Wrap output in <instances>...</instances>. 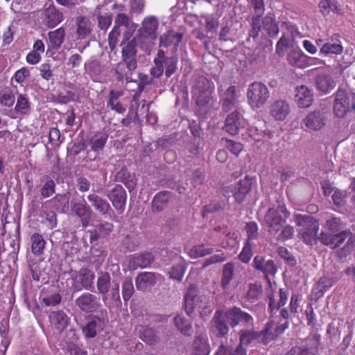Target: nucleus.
Wrapping results in <instances>:
<instances>
[{
	"label": "nucleus",
	"instance_id": "f257e3e1",
	"mask_svg": "<svg viewBox=\"0 0 355 355\" xmlns=\"http://www.w3.org/2000/svg\"><path fill=\"white\" fill-rule=\"evenodd\" d=\"M184 308L189 316L196 311L202 315L210 314L213 310L209 297L200 293L196 284H191L184 296Z\"/></svg>",
	"mask_w": 355,
	"mask_h": 355
},
{
	"label": "nucleus",
	"instance_id": "f03ea898",
	"mask_svg": "<svg viewBox=\"0 0 355 355\" xmlns=\"http://www.w3.org/2000/svg\"><path fill=\"white\" fill-rule=\"evenodd\" d=\"M295 223L302 227L299 231V237L303 242L310 246L315 245L319 241L318 232L320 224L317 219L309 215L295 214Z\"/></svg>",
	"mask_w": 355,
	"mask_h": 355
},
{
	"label": "nucleus",
	"instance_id": "7ed1b4c3",
	"mask_svg": "<svg viewBox=\"0 0 355 355\" xmlns=\"http://www.w3.org/2000/svg\"><path fill=\"white\" fill-rule=\"evenodd\" d=\"M178 62L177 55L166 56L165 52L159 49L153 60L154 67L150 70V75L154 78H159L164 73L166 77L169 78L176 73Z\"/></svg>",
	"mask_w": 355,
	"mask_h": 355
},
{
	"label": "nucleus",
	"instance_id": "20e7f679",
	"mask_svg": "<svg viewBox=\"0 0 355 355\" xmlns=\"http://www.w3.org/2000/svg\"><path fill=\"white\" fill-rule=\"evenodd\" d=\"M290 216V212L284 205H279L277 208L270 207L268 209L265 217V225L270 234L275 235L286 224Z\"/></svg>",
	"mask_w": 355,
	"mask_h": 355
},
{
	"label": "nucleus",
	"instance_id": "39448f33",
	"mask_svg": "<svg viewBox=\"0 0 355 355\" xmlns=\"http://www.w3.org/2000/svg\"><path fill=\"white\" fill-rule=\"evenodd\" d=\"M158 27L159 21L157 17H146L142 21L141 26L137 31V39L140 40L150 48L157 37Z\"/></svg>",
	"mask_w": 355,
	"mask_h": 355
},
{
	"label": "nucleus",
	"instance_id": "423d86ee",
	"mask_svg": "<svg viewBox=\"0 0 355 355\" xmlns=\"http://www.w3.org/2000/svg\"><path fill=\"white\" fill-rule=\"evenodd\" d=\"M350 110H355V93L350 90H337L334 105L335 115L343 118Z\"/></svg>",
	"mask_w": 355,
	"mask_h": 355
},
{
	"label": "nucleus",
	"instance_id": "0eeeda50",
	"mask_svg": "<svg viewBox=\"0 0 355 355\" xmlns=\"http://www.w3.org/2000/svg\"><path fill=\"white\" fill-rule=\"evenodd\" d=\"M252 320V316L245 313V326L251 322ZM275 326V322L270 320L263 329L261 331L255 330L253 329H245V344L251 343L254 341L257 343H262L264 345H267L270 341L272 340V336H268V331H270ZM245 328H247L245 327Z\"/></svg>",
	"mask_w": 355,
	"mask_h": 355
},
{
	"label": "nucleus",
	"instance_id": "6e6552de",
	"mask_svg": "<svg viewBox=\"0 0 355 355\" xmlns=\"http://www.w3.org/2000/svg\"><path fill=\"white\" fill-rule=\"evenodd\" d=\"M94 272L87 268H82L71 276L72 288L77 291L83 288L90 291L94 288Z\"/></svg>",
	"mask_w": 355,
	"mask_h": 355
},
{
	"label": "nucleus",
	"instance_id": "1a4fd4ad",
	"mask_svg": "<svg viewBox=\"0 0 355 355\" xmlns=\"http://www.w3.org/2000/svg\"><path fill=\"white\" fill-rule=\"evenodd\" d=\"M350 235L352 232L349 229L337 233H329L322 230L319 234V241L324 245L335 250L343 244L347 239L348 240Z\"/></svg>",
	"mask_w": 355,
	"mask_h": 355
},
{
	"label": "nucleus",
	"instance_id": "9d476101",
	"mask_svg": "<svg viewBox=\"0 0 355 355\" xmlns=\"http://www.w3.org/2000/svg\"><path fill=\"white\" fill-rule=\"evenodd\" d=\"M76 305L84 313H92L101 306L99 298L90 293H84L76 300Z\"/></svg>",
	"mask_w": 355,
	"mask_h": 355
},
{
	"label": "nucleus",
	"instance_id": "9b49d317",
	"mask_svg": "<svg viewBox=\"0 0 355 355\" xmlns=\"http://www.w3.org/2000/svg\"><path fill=\"white\" fill-rule=\"evenodd\" d=\"M63 13L53 4L45 5L42 14V23L48 28H52L62 21Z\"/></svg>",
	"mask_w": 355,
	"mask_h": 355
},
{
	"label": "nucleus",
	"instance_id": "f8f14e48",
	"mask_svg": "<svg viewBox=\"0 0 355 355\" xmlns=\"http://www.w3.org/2000/svg\"><path fill=\"white\" fill-rule=\"evenodd\" d=\"M287 60L290 64L304 69L310 64H324V61L317 58H311L302 51H293L288 54Z\"/></svg>",
	"mask_w": 355,
	"mask_h": 355
},
{
	"label": "nucleus",
	"instance_id": "ddd939ff",
	"mask_svg": "<svg viewBox=\"0 0 355 355\" xmlns=\"http://www.w3.org/2000/svg\"><path fill=\"white\" fill-rule=\"evenodd\" d=\"M250 6L253 9L254 16L252 17L249 37L255 39L261 30L260 17L263 15L265 6L263 0H250Z\"/></svg>",
	"mask_w": 355,
	"mask_h": 355
},
{
	"label": "nucleus",
	"instance_id": "4468645a",
	"mask_svg": "<svg viewBox=\"0 0 355 355\" xmlns=\"http://www.w3.org/2000/svg\"><path fill=\"white\" fill-rule=\"evenodd\" d=\"M108 198L112 203L119 214L123 213L125 207L127 194L123 187L120 185H116L107 195Z\"/></svg>",
	"mask_w": 355,
	"mask_h": 355
},
{
	"label": "nucleus",
	"instance_id": "2eb2a0df",
	"mask_svg": "<svg viewBox=\"0 0 355 355\" xmlns=\"http://www.w3.org/2000/svg\"><path fill=\"white\" fill-rule=\"evenodd\" d=\"M227 323V316L224 315V311L217 310L211 322V331L217 337H224L229 331Z\"/></svg>",
	"mask_w": 355,
	"mask_h": 355
},
{
	"label": "nucleus",
	"instance_id": "dca6fc26",
	"mask_svg": "<svg viewBox=\"0 0 355 355\" xmlns=\"http://www.w3.org/2000/svg\"><path fill=\"white\" fill-rule=\"evenodd\" d=\"M278 297L279 299L276 301L273 291H271V293L267 295L268 300V311L270 313V317L286 304L288 298V290L286 288H279Z\"/></svg>",
	"mask_w": 355,
	"mask_h": 355
},
{
	"label": "nucleus",
	"instance_id": "f3484780",
	"mask_svg": "<svg viewBox=\"0 0 355 355\" xmlns=\"http://www.w3.org/2000/svg\"><path fill=\"white\" fill-rule=\"evenodd\" d=\"M214 232L219 234L220 239L223 240L221 245L223 248L236 250L239 244L237 234L231 233L227 227L220 226L215 227Z\"/></svg>",
	"mask_w": 355,
	"mask_h": 355
},
{
	"label": "nucleus",
	"instance_id": "a211bd4d",
	"mask_svg": "<svg viewBox=\"0 0 355 355\" xmlns=\"http://www.w3.org/2000/svg\"><path fill=\"white\" fill-rule=\"evenodd\" d=\"M327 121L324 113L320 110L311 112L304 119L303 122L306 127L311 130H319L322 129Z\"/></svg>",
	"mask_w": 355,
	"mask_h": 355
},
{
	"label": "nucleus",
	"instance_id": "6ab92c4d",
	"mask_svg": "<svg viewBox=\"0 0 355 355\" xmlns=\"http://www.w3.org/2000/svg\"><path fill=\"white\" fill-rule=\"evenodd\" d=\"M270 113L275 121H284L291 113V106L284 100H278L270 106Z\"/></svg>",
	"mask_w": 355,
	"mask_h": 355
},
{
	"label": "nucleus",
	"instance_id": "aec40b11",
	"mask_svg": "<svg viewBox=\"0 0 355 355\" xmlns=\"http://www.w3.org/2000/svg\"><path fill=\"white\" fill-rule=\"evenodd\" d=\"M69 207V194H56L51 199L44 202V207L54 208L60 213H66Z\"/></svg>",
	"mask_w": 355,
	"mask_h": 355
},
{
	"label": "nucleus",
	"instance_id": "412c9836",
	"mask_svg": "<svg viewBox=\"0 0 355 355\" xmlns=\"http://www.w3.org/2000/svg\"><path fill=\"white\" fill-rule=\"evenodd\" d=\"M76 40H85L92 33L93 24L91 20L85 16H78L76 18Z\"/></svg>",
	"mask_w": 355,
	"mask_h": 355
},
{
	"label": "nucleus",
	"instance_id": "4be33fe9",
	"mask_svg": "<svg viewBox=\"0 0 355 355\" xmlns=\"http://www.w3.org/2000/svg\"><path fill=\"white\" fill-rule=\"evenodd\" d=\"M158 275V274L151 272H141L135 279L137 289L140 291L150 290L155 285Z\"/></svg>",
	"mask_w": 355,
	"mask_h": 355
},
{
	"label": "nucleus",
	"instance_id": "5701e85b",
	"mask_svg": "<svg viewBox=\"0 0 355 355\" xmlns=\"http://www.w3.org/2000/svg\"><path fill=\"white\" fill-rule=\"evenodd\" d=\"M154 260V256L150 252L136 253L130 257L129 267L133 270L148 268Z\"/></svg>",
	"mask_w": 355,
	"mask_h": 355
},
{
	"label": "nucleus",
	"instance_id": "b1692460",
	"mask_svg": "<svg viewBox=\"0 0 355 355\" xmlns=\"http://www.w3.org/2000/svg\"><path fill=\"white\" fill-rule=\"evenodd\" d=\"M104 326L103 320L98 316H92L87 322L86 324L83 327L82 331L85 338H92L96 336L98 331L103 329Z\"/></svg>",
	"mask_w": 355,
	"mask_h": 355
},
{
	"label": "nucleus",
	"instance_id": "393cba45",
	"mask_svg": "<svg viewBox=\"0 0 355 355\" xmlns=\"http://www.w3.org/2000/svg\"><path fill=\"white\" fill-rule=\"evenodd\" d=\"M210 345L206 334L196 336L192 344L193 355H209Z\"/></svg>",
	"mask_w": 355,
	"mask_h": 355
},
{
	"label": "nucleus",
	"instance_id": "a878e982",
	"mask_svg": "<svg viewBox=\"0 0 355 355\" xmlns=\"http://www.w3.org/2000/svg\"><path fill=\"white\" fill-rule=\"evenodd\" d=\"M269 96V90H248V103L252 108H258L265 104Z\"/></svg>",
	"mask_w": 355,
	"mask_h": 355
},
{
	"label": "nucleus",
	"instance_id": "bb28decb",
	"mask_svg": "<svg viewBox=\"0 0 355 355\" xmlns=\"http://www.w3.org/2000/svg\"><path fill=\"white\" fill-rule=\"evenodd\" d=\"M172 193L168 191H162L158 192L153 198L151 202V209L154 213L162 211L168 205L171 198Z\"/></svg>",
	"mask_w": 355,
	"mask_h": 355
},
{
	"label": "nucleus",
	"instance_id": "cd10ccee",
	"mask_svg": "<svg viewBox=\"0 0 355 355\" xmlns=\"http://www.w3.org/2000/svg\"><path fill=\"white\" fill-rule=\"evenodd\" d=\"M114 228L112 223L109 222H104L96 225L94 230H89L90 234V242L92 243L94 241H96L99 238H104L110 234Z\"/></svg>",
	"mask_w": 355,
	"mask_h": 355
},
{
	"label": "nucleus",
	"instance_id": "c85d7f7f",
	"mask_svg": "<svg viewBox=\"0 0 355 355\" xmlns=\"http://www.w3.org/2000/svg\"><path fill=\"white\" fill-rule=\"evenodd\" d=\"M87 200L95 210L101 215H105L108 214L109 211L112 210L109 202L96 193L89 194Z\"/></svg>",
	"mask_w": 355,
	"mask_h": 355
},
{
	"label": "nucleus",
	"instance_id": "c756f323",
	"mask_svg": "<svg viewBox=\"0 0 355 355\" xmlns=\"http://www.w3.org/2000/svg\"><path fill=\"white\" fill-rule=\"evenodd\" d=\"M107 139L108 135L105 132H96L90 137L88 144L92 150L98 153L104 148Z\"/></svg>",
	"mask_w": 355,
	"mask_h": 355
},
{
	"label": "nucleus",
	"instance_id": "7c9ffc66",
	"mask_svg": "<svg viewBox=\"0 0 355 355\" xmlns=\"http://www.w3.org/2000/svg\"><path fill=\"white\" fill-rule=\"evenodd\" d=\"M336 282L332 277H322L313 287L312 292L318 298L321 297L336 284Z\"/></svg>",
	"mask_w": 355,
	"mask_h": 355
},
{
	"label": "nucleus",
	"instance_id": "2f4dec72",
	"mask_svg": "<svg viewBox=\"0 0 355 355\" xmlns=\"http://www.w3.org/2000/svg\"><path fill=\"white\" fill-rule=\"evenodd\" d=\"M139 46L141 49H144L145 51L149 50V47L148 45H146L143 42L140 40H137L135 36L131 41L128 42L127 44L122 49V58H131L136 57L137 50L136 46Z\"/></svg>",
	"mask_w": 355,
	"mask_h": 355
},
{
	"label": "nucleus",
	"instance_id": "473e14b6",
	"mask_svg": "<svg viewBox=\"0 0 355 355\" xmlns=\"http://www.w3.org/2000/svg\"><path fill=\"white\" fill-rule=\"evenodd\" d=\"M40 217L42 218V223L46 225L48 229L53 230L57 227L58 218L55 212L51 210V208L44 207V204L42 206Z\"/></svg>",
	"mask_w": 355,
	"mask_h": 355
},
{
	"label": "nucleus",
	"instance_id": "72a5a7b5",
	"mask_svg": "<svg viewBox=\"0 0 355 355\" xmlns=\"http://www.w3.org/2000/svg\"><path fill=\"white\" fill-rule=\"evenodd\" d=\"M182 34L176 33L171 31H167L159 37V46L168 47L173 43L175 46H178L182 42Z\"/></svg>",
	"mask_w": 355,
	"mask_h": 355
},
{
	"label": "nucleus",
	"instance_id": "f704fd0d",
	"mask_svg": "<svg viewBox=\"0 0 355 355\" xmlns=\"http://www.w3.org/2000/svg\"><path fill=\"white\" fill-rule=\"evenodd\" d=\"M295 100L300 107L308 108L314 101V94L312 90H297Z\"/></svg>",
	"mask_w": 355,
	"mask_h": 355
},
{
	"label": "nucleus",
	"instance_id": "c9c22d12",
	"mask_svg": "<svg viewBox=\"0 0 355 355\" xmlns=\"http://www.w3.org/2000/svg\"><path fill=\"white\" fill-rule=\"evenodd\" d=\"M96 287L99 294L105 295L111 287V276L107 272H101L98 274Z\"/></svg>",
	"mask_w": 355,
	"mask_h": 355
},
{
	"label": "nucleus",
	"instance_id": "e433bc0d",
	"mask_svg": "<svg viewBox=\"0 0 355 355\" xmlns=\"http://www.w3.org/2000/svg\"><path fill=\"white\" fill-rule=\"evenodd\" d=\"M51 324L58 331H62L68 324V317L62 311H53L49 315Z\"/></svg>",
	"mask_w": 355,
	"mask_h": 355
},
{
	"label": "nucleus",
	"instance_id": "4c0bfd02",
	"mask_svg": "<svg viewBox=\"0 0 355 355\" xmlns=\"http://www.w3.org/2000/svg\"><path fill=\"white\" fill-rule=\"evenodd\" d=\"M31 252L35 256L44 254L46 246V241L43 236L39 233H34L31 236Z\"/></svg>",
	"mask_w": 355,
	"mask_h": 355
},
{
	"label": "nucleus",
	"instance_id": "58836bf2",
	"mask_svg": "<svg viewBox=\"0 0 355 355\" xmlns=\"http://www.w3.org/2000/svg\"><path fill=\"white\" fill-rule=\"evenodd\" d=\"M239 336L240 344L234 351L231 347L225 346L223 344H221L218 347L214 355H243V350L242 349V343L244 340V330L240 331Z\"/></svg>",
	"mask_w": 355,
	"mask_h": 355
},
{
	"label": "nucleus",
	"instance_id": "ea45409f",
	"mask_svg": "<svg viewBox=\"0 0 355 355\" xmlns=\"http://www.w3.org/2000/svg\"><path fill=\"white\" fill-rule=\"evenodd\" d=\"M277 24L275 17L271 15H267L262 21L263 31H265L270 37H275L279 33Z\"/></svg>",
	"mask_w": 355,
	"mask_h": 355
},
{
	"label": "nucleus",
	"instance_id": "a19ab883",
	"mask_svg": "<svg viewBox=\"0 0 355 355\" xmlns=\"http://www.w3.org/2000/svg\"><path fill=\"white\" fill-rule=\"evenodd\" d=\"M174 323L178 329L184 336H191L193 334L191 322L182 315L174 318Z\"/></svg>",
	"mask_w": 355,
	"mask_h": 355
},
{
	"label": "nucleus",
	"instance_id": "79ce46f5",
	"mask_svg": "<svg viewBox=\"0 0 355 355\" xmlns=\"http://www.w3.org/2000/svg\"><path fill=\"white\" fill-rule=\"evenodd\" d=\"M137 330L139 338L146 343L154 345L157 343L158 337L155 335L153 329L146 326H140Z\"/></svg>",
	"mask_w": 355,
	"mask_h": 355
},
{
	"label": "nucleus",
	"instance_id": "37998d69",
	"mask_svg": "<svg viewBox=\"0 0 355 355\" xmlns=\"http://www.w3.org/2000/svg\"><path fill=\"white\" fill-rule=\"evenodd\" d=\"M245 231L248 236V241L245 242V263H248L251 257V254H249L247 252L250 250V241L256 238L258 235V226L257 223L255 222L245 223Z\"/></svg>",
	"mask_w": 355,
	"mask_h": 355
},
{
	"label": "nucleus",
	"instance_id": "c03bdc74",
	"mask_svg": "<svg viewBox=\"0 0 355 355\" xmlns=\"http://www.w3.org/2000/svg\"><path fill=\"white\" fill-rule=\"evenodd\" d=\"M48 35L51 47L58 49L64 42L65 31L64 28L60 27L55 31L49 32Z\"/></svg>",
	"mask_w": 355,
	"mask_h": 355
},
{
	"label": "nucleus",
	"instance_id": "a18cd8bd",
	"mask_svg": "<svg viewBox=\"0 0 355 355\" xmlns=\"http://www.w3.org/2000/svg\"><path fill=\"white\" fill-rule=\"evenodd\" d=\"M224 128L232 135H235L239 133V122L237 113L232 112L227 116L225 120Z\"/></svg>",
	"mask_w": 355,
	"mask_h": 355
},
{
	"label": "nucleus",
	"instance_id": "49530a36",
	"mask_svg": "<svg viewBox=\"0 0 355 355\" xmlns=\"http://www.w3.org/2000/svg\"><path fill=\"white\" fill-rule=\"evenodd\" d=\"M263 293V288L261 282H256L248 285V291L245 293V299L251 302L257 301Z\"/></svg>",
	"mask_w": 355,
	"mask_h": 355
},
{
	"label": "nucleus",
	"instance_id": "de8ad7c7",
	"mask_svg": "<svg viewBox=\"0 0 355 355\" xmlns=\"http://www.w3.org/2000/svg\"><path fill=\"white\" fill-rule=\"evenodd\" d=\"M221 105L224 112L230 110L236 101V90H225V92L221 94Z\"/></svg>",
	"mask_w": 355,
	"mask_h": 355
},
{
	"label": "nucleus",
	"instance_id": "09e8293b",
	"mask_svg": "<svg viewBox=\"0 0 355 355\" xmlns=\"http://www.w3.org/2000/svg\"><path fill=\"white\" fill-rule=\"evenodd\" d=\"M224 315L227 316L228 322L230 323L231 326L234 327L236 326L243 316V313L241 309L234 307L230 309L228 311H224Z\"/></svg>",
	"mask_w": 355,
	"mask_h": 355
},
{
	"label": "nucleus",
	"instance_id": "8fccbe9b",
	"mask_svg": "<svg viewBox=\"0 0 355 355\" xmlns=\"http://www.w3.org/2000/svg\"><path fill=\"white\" fill-rule=\"evenodd\" d=\"M315 84L318 89H333L336 87V82L332 77L321 74L315 78Z\"/></svg>",
	"mask_w": 355,
	"mask_h": 355
},
{
	"label": "nucleus",
	"instance_id": "3c124183",
	"mask_svg": "<svg viewBox=\"0 0 355 355\" xmlns=\"http://www.w3.org/2000/svg\"><path fill=\"white\" fill-rule=\"evenodd\" d=\"M214 252L212 248H207L205 244H199L194 245L190 250V256L192 258L202 257L211 254Z\"/></svg>",
	"mask_w": 355,
	"mask_h": 355
},
{
	"label": "nucleus",
	"instance_id": "603ef678",
	"mask_svg": "<svg viewBox=\"0 0 355 355\" xmlns=\"http://www.w3.org/2000/svg\"><path fill=\"white\" fill-rule=\"evenodd\" d=\"M135 293L132 280L126 277L122 283V297L125 302H128Z\"/></svg>",
	"mask_w": 355,
	"mask_h": 355
},
{
	"label": "nucleus",
	"instance_id": "864d4df0",
	"mask_svg": "<svg viewBox=\"0 0 355 355\" xmlns=\"http://www.w3.org/2000/svg\"><path fill=\"white\" fill-rule=\"evenodd\" d=\"M234 270V266L232 263L230 262L224 266L223 271V278L221 284L223 288H225L230 283L233 278Z\"/></svg>",
	"mask_w": 355,
	"mask_h": 355
},
{
	"label": "nucleus",
	"instance_id": "5fc2aeb1",
	"mask_svg": "<svg viewBox=\"0 0 355 355\" xmlns=\"http://www.w3.org/2000/svg\"><path fill=\"white\" fill-rule=\"evenodd\" d=\"M324 227L327 231L326 232L329 233H337L342 231L343 222L340 218L332 217L330 219L326 220Z\"/></svg>",
	"mask_w": 355,
	"mask_h": 355
},
{
	"label": "nucleus",
	"instance_id": "6e6d98bb",
	"mask_svg": "<svg viewBox=\"0 0 355 355\" xmlns=\"http://www.w3.org/2000/svg\"><path fill=\"white\" fill-rule=\"evenodd\" d=\"M211 90H195L193 96L196 97V104L199 107H204L211 101Z\"/></svg>",
	"mask_w": 355,
	"mask_h": 355
},
{
	"label": "nucleus",
	"instance_id": "4d7b16f0",
	"mask_svg": "<svg viewBox=\"0 0 355 355\" xmlns=\"http://www.w3.org/2000/svg\"><path fill=\"white\" fill-rule=\"evenodd\" d=\"M63 350L64 355H87V352L73 342H67Z\"/></svg>",
	"mask_w": 355,
	"mask_h": 355
},
{
	"label": "nucleus",
	"instance_id": "13d9d810",
	"mask_svg": "<svg viewBox=\"0 0 355 355\" xmlns=\"http://www.w3.org/2000/svg\"><path fill=\"white\" fill-rule=\"evenodd\" d=\"M17 112L21 114H28L31 110V105L28 100L23 95H19L15 105Z\"/></svg>",
	"mask_w": 355,
	"mask_h": 355
},
{
	"label": "nucleus",
	"instance_id": "bf43d9fd",
	"mask_svg": "<svg viewBox=\"0 0 355 355\" xmlns=\"http://www.w3.org/2000/svg\"><path fill=\"white\" fill-rule=\"evenodd\" d=\"M343 48L339 44H330L326 43L320 50V53L323 55L329 54H340L343 52Z\"/></svg>",
	"mask_w": 355,
	"mask_h": 355
},
{
	"label": "nucleus",
	"instance_id": "052dcab7",
	"mask_svg": "<svg viewBox=\"0 0 355 355\" xmlns=\"http://www.w3.org/2000/svg\"><path fill=\"white\" fill-rule=\"evenodd\" d=\"M55 183L52 179L47 180L40 189V195L43 198L51 196L55 192Z\"/></svg>",
	"mask_w": 355,
	"mask_h": 355
},
{
	"label": "nucleus",
	"instance_id": "680f3d73",
	"mask_svg": "<svg viewBox=\"0 0 355 355\" xmlns=\"http://www.w3.org/2000/svg\"><path fill=\"white\" fill-rule=\"evenodd\" d=\"M122 245L128 251L132 252L139 245V241L135 236L126 235L122 241Z\"/></svg>",
	"mask_w": 355,
	"mask_h": 355
},
{
	"label": "nucleus",
	"instance_id": "e2e57ef3",
	"mask_svg": "<svg viewBox=\"0 0 355 355\" xmlns=\"http://www.w3.org/2000/svg\"><path fill=\"white\" fill-rule=\"evenodd\" d=\"M73 210L79 217H87L90 215L91 209L85 201L84 202L75 203Z\"/></svg>",
	"mask_w": 355,
	"mask_h": 355
},
{
	"label": "nucleus",
	"instance_id": "0e129e2a",
	"mask_svg": "<svg viewBox=\"0 0 355 355\" xmlns=\"http://www.w3.org/2000/svg\"><path fill=\"white\" fill-rule=\"evenodd\" d=\"M290 322L288 320H286L283 324H280L277 325L270 331H268V336H272V340L276 339L280 335L284 334V332L289 328Z\"/></svg>",
	"mask_w": 355,
	"mask_h": 355
},
{
	"label": "nucleus",
	"instance_id": "69168bd1",
	"mask_svg": "<svg viewBox=\"0 0 355 355\" xmlns=\"http://www.w3.org/2000/svg\"><path fill=\"white\" fill-rule=\"evenodd\" d=\"M168 275L170 278L181 281L184 275V266L181 264H177L173 266L171 270L168 271Z\"/></svg>",
	"mask_w": 355,
	"mask_h": 355
},
{
	"label": "nucleus",
	"instance_id": "338daca9",
	"mask_svg": "<svg viewBox=\"0 0 355 355\" xmlns=\"http://www.w3.org/2000/svg\"><path fill=\"white\" fill-rule=\"evenodd\" d=\"M131 22V19L126 14L119 13L115 17L114 26L119 29L121 26L128 28Z\"/></svg>",
	"mask_w": 355,
	"mask_h": 355
},
{
	"label": "nucleus",
	"instance_id": "774afa93",
	"mask_svg": "<svg viewBox=\"0 0 355 355\" xmlns=\"http://www.w3.org/2000/svg\"><path fill=\"white\" fill-rule=\"evenodd\" d=\"M284 355H315V353L304 346H295L288 350Z\"/></svg>",
	"mask_w": 355,
	"mask_h": 355
}]
</instances>
